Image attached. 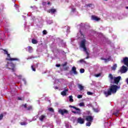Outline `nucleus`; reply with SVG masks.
<instances>
[{
	"instance_id": "obj_1",
	"label": "nucleus",
	"mask_w": 128,
	"mask_h": 128,
	"mask_svg": "<svg viewBox=\"0 0 128 128\" xmlns=\"http://www.w3.org/2000/svg\"><path fill=\"white\" fill-rule=\"evenodd\" d=\"M86 39H84L82 41H81L80 43V46L83 48L84 52H86V54L87 56H90V53H88V50L86 49Z\"/></svg>"
},
{
	"instance_id": "obj_2",
	"label": "nucleus",
	"mask_w": 128,
	"mask_h": 128,
	"mask_svg": "<svg viewBox=\"0 0 128 128\" xmlns=\"http://www.w3.org/2000/svg\"><path fill=\"white\" fill-rule=\"evenodd\" d=\"M6 68H8V70H11L12 72H15L16 70L14 69V68H16V64H14L12 62H7V64H6Z\"/></svg>"
},
{
	"instance_id": "obj_3",
	"label": "nucleus",
	"mask_w": 128,
	"mask_h": 128,
	"mask_svg": "<svg viewBox=\"0 0 128 128\" xmlns=\"http://www.w3.org/2000/svg\"><path fill=\"white\" fill-rule=\"evenodd\" d=\"M112 84H110V88L108 89V91L104 92V94L108 97V96H112Z\"/></svg>"
},
{
	"instance_id": "obj_4",
	"label": "nucleus",
	"mask_w": 128,
	"mask_h": 128,
	"mask_svg": "<svg viewBox=\"0 0 128 128\" xmlns=\"http://www.w3.org/2000/svg\"><path fill=\"white\" fill-rule=\"evenodd\" d=\"M112 80H113V84H114L118 85V82H120L122 80V76H118L117 77H113Z\"/></svg>"
},
{
	"instance_id": "obj_5",
	"label": "nucleus",
	"mask_w": 128,
	"mask_h": 128,
	"mask_svg": "<svg viewBox=\"0 0 128 128\" xmlns=\"http://www.w3.org/2000/svg\"><path fill=\"white\" fill-rule=\"evenodd\" d=\"M120 88V86L113 84L112 85V94H116V92Z\"/></svg>"
},
{
	"instance_id": "obj_6",
	"label": "nucleus",
	"mask_w": 128,
	"mask_h": 128,
	"mask_svg": "<svg viewBox=\"0 0 128 128\" xmlns=\"http://www.w3.org/2000/svg\"><path fill=\"white\" fill-rule=\"evenodd\" d=\"M7 57L8 58H6V60H8L9 62H12L14 60H16L17 62L20 61V59L18 58H10V54H6Z\"/></svg>"
},
{
	"instance_id": "obj_7",
	"label": "nucleus",
	"mask_w": 128,
	"mask_h": 128,
	"mask_svg": "<svg viewBox=\"0 0 128 128\" xmlns=\"http://www.w3.org/2000/svg\"><path fill=\"white\" fill-rule=\"evenodd\" d=\"M120 72L122 74H126L128 72V68L126 66H122L120 69Z\"/></svg>"
},
{
	"instance_id": "obj_8",
	"label": "nucleus",
	"mask_w": 128,
	"mask_h": 128,
	"mask_svg": "<svg viewBox=\"0 0 128 128\" xmlns=\"http://www.w3.org/2000/svg\"><path fill=\"white\" fill-rule=\"evenodd\" d=\"M59 114H62V116H64V114H68V111L66 109H60L58 110Z\"/></svg>"
},
{
	"instance_id": "obj_9",
	"label": "nucleus",
	"mask_w": 128,
	"mask_h": 128,
	"mask_svg": "<svg viewBox=\"0 0 128 128\" xmlns=\"http://www.w3.org/2000/svg\"><path fill=\"white\" fill-rule=\"evenodd\" d=\"M86 122H92V121L94 120V117L92 116H86Z\"/></svg>"
},
{
	"instance_id": "obj_10",
	"label": "nucleus",
	"mask_w": 128,
	"mask_h": 128,
	"mask_svg": "<svg viewBox=\"0 0 128 128\" xmlns=\"http://www.w3.org/2000/svg\"><path fill=\"white\" fill-rule=\"evenodd\" d=\"M78 122L80 124H84V120L80 117L78 118L77 120Z\"/></svg>"
},
{
	"instance_id": "obj_11",
	"label": "nucleus",
	"mask_w": 128,
	"mask_h": 128,
	"mask_svg": "<svg viewBox=\"0 0 128 128\" xmlns=\"http://www.w3.org/2000/svg\"><path fill=\"white\" fill-rule=\"evenodd\" d=\"M48 12H50V14H56V10L54 9V8L50 9L48 10Z\"/></svg>"
},
{
	"instance_id": "obj_12",
	"label": "nucleus",
	"mask_w": 128,
	"mask_h": 128,
	"mask_svg": "<svg viewBox=\"0 0 128 128\" xmlns=\"http://www.w3.org/2000/svg\"><path fill=\"white\" fill-rule=\"evenodd\" d=\"M92 20H96V22H98V20H100V18L94 15L92 16Z\"/></svg>"
},
{
	"instance_id": "obj_13",
	"label": "nucleus",
	"mask_w": 128,
	"mask_h": 128,
	"mask_svg": "<svg viewBox=\"0 0 128 128\" xmlns=\"http://www.w3.org/2000/svg\"><path fill=\"white\" fill-rule=\"evenodd\" d=\"M68 92V89H65L64 90L61 92L62 96H66V92Z\"/></svg>"
},
{
	"instance_id": "obj_14",
	"label": "nucleus",
	"mask_w": 128,
	"mask_h": 128,
	"mask_svg": "<svg viewBox=\"0 0 128 128\" xmlns=\"http://www.w3.org/2000/svg\"><path fill=\"white\" fill-rule=\"evenodd\" d=\"M101 60H104L105 62H110V60H112V57L109 56V58H102Z\"/></svg>"
},
{
	"instance_id": "obj_15",
	"label": "nucleus",
	"mask_w": 128,
	"mask_h": 128,
	"mask_svg": "<svg viewBox=\"0 0 128 128\" xmlns=\"http://www.w3.org/2000/svg\"><path fill=\"white\" fill-rule=\"evenodd\" d=\"M72 72L74 74H78V72H76V68L74 66H73L72 69Z\"/></svg>"
},
{
	"instance_id": "obj_16",
	"label": "nucleus",
	"mask_w": 128,
	"mask_h": 128,
	"mask_svg": "<svg viewBox=\"0 0 128 128\" xmlns=\"http://www.w3.org/2000/svg\"><path fill=\"white\" fill-rule=\"evenodd\" d=\"M46 118V116L44 115H42L40 118L39 120L40 122H44V120Z\"/></svg>"
},
{
	"instance_id": "obj_17",
	"label": "nucleus",
	"mask_w": 128,
	"mask_h": 128,
	"mask_svg": "<svg viewBox=\"0 0 128 128\" xmlns=\"http://www.w3.org/2000/svg\"><path fill=\"white\" fill-rule=\"evenodd\" d=\"M77 112L72 110V112L73 114H82V112L80 111V109L79 108V110H76Z\"/></svg>"
},
{
	"instance_id": "obj_18",
	"label": "nucleus",
	"mask_w": 128,
	"mask_h": 128,
	"mask_svg": "<svg viewBox=\"0 0 128 128\" xmlns=\"http://www.w3.org/2000/svg\"><path fill=\"white\" fill-rule=\"evenodd\" d=\"M28 52L32 53V52L33 48L32 47L29 46L28 47Z\"/></svg>"
},
{
	"instance_id": "obj_19",
	"label": "nucleus",
	"mask_w": 128,
	"mask_h": 128,
	"mask_svg": "<svg viewBox=\"0 0 128 128\" xmlns=\"http://www.w3.org/2000/svg\"><path fill=\"white\" fill-rule=\"evenodd\" d=\"M78 87L80 90H84V86L80 84H78Z\"/></svg>"
},
{
	"instance_id": "obj_20",
	"label": "nucleus",
	"mask_w": 128,
	"mask_h": 128,
	"mask_svg": "<svg viewBox=\"0 0 128 128\" xmlns=\"http://www.w3.org/2000/svg\"><path fill=\"white\" fill-rule=\"evenodd\" d=\"M69 108H74V110H80V108H78L74 106H72V105H70L69 106Z\"/></svg>"
},
{
	"instance_id": "obj_21",
	"label": "nucleus",
	"mask_w": 128,
	"mask_h": 128,
	"mask_svg": "<svg viewBox=\"0 0 128 128\" xmlns=\"http://www.w3.org/2000/svg\"><path fill=\"white\" fill-rule=\"evenodd\" d=\"M117 68H118V64H114L112 66V70H116Z\"/></svg>"
},
{
	"instance_id": "obj_22",
	"label": "nucleus",
	"mask_w": 128,
	"mask_h": 128,
	"mask_svg": "<svg viewBox=\"0 0 128 128\" xmlns=\"http://www.w3.org/2000/svg\"><path fill=\"white\" fill-rule=\"evenodd\" d=\"M38 42L36 40L33 38L32 39V43L34 44H38Z\"/></svg>"
},
{
	"instance_id": "obj_23",
	"label": "nucleus",
	"mask_w": 128,
	"mask_h": 128,
	"mask_svg": "<svg viewBox=\"0 0 128 128\" xmlns=\"http://www.w3.org/2000/svg\"><path fill=\"white\" fill-rule=\"evenodd\" d=\"M69 102H74V99L72 98V96H69Z\"/></svg>"
},
{
	"instance_id": "obj_24",
	"label": "nucleus",
	"mask_w": 128,
	"mask_h": 128,
	"mask_svg": "<svg viewBox=\"0 0 128 128\" xmlns=\"http://www.w3.org/2000/svg\"><path fill=\"white\" fill-rule=\"evenodd\" d=\"M78 62H80V64H86V61H84V59H81L78 61Z\"/></svg>"
},
{
	"instance_id": "obj_25",
	"label": "nucleus",
	"mask_w": 128,
	"mask_h": 128,
	"mask_svg": "<svg viewBox=\"0 0 128 128\" xmlns=\"http://www.w3.org/2000/svg\"><path fill=\"white\" fill-rule=\"evenodd\" d=\"M93 110L94 112H98L100 109H98V108H93Z\"/></svg>"
},
{
	"instance_id": "obj_26",
	"label": "nucleus",
	"mask_w": 128,
	"mask_h": 128,
	"mask_svg": "<svg viewBox=\"0 0 128 128\" xmlns=\"http://www.w3.org/2000/svg\"><path fill=\"white\" fill-rule=\"evenodd\" d=\"M92 122H88L86 123V126H92Z\"/></svg>"
},
{
	"instance_id": "obj_27",
	"label": "nucleus",
	"mask_w": 128,
	"mask_h": 128,
	"mask_svg": "<svg viewBox=\"0 0 128 128\" xmlns=\"http://www.w3.org/2000/svg\"><path fill=\"white\" fill-rule=\"evenodd\" d=\"M1 50H2L4 52V54H8V52L6 50L2 49V48H1Z\"/></svg>"
},
{
	"instance_id": "obj_28",
	"label": "nucleus",
	"mask_w": 128,
	"mask_h": 128,
	"mask_svg": "<svg viewBox=\"0 0 128 128\" xmlns=\"http://www.w3.org/2000/svg\"><path fill=\"white\" fill-rule=\"evenodd\" d=\"M21 106L22 108H28V104H22Z\"/></svg>"
},
{
	"instance_id": "obj_29",
	"label": "nucleus",
	"mask_w": 128,
	"mask_h": 128,
	"mask_svg": "<svg viewBox=\"0 0 128 128\" xmlns=\"http://www.w3.org/2000/svg\"><path fill=\"white\" fill-rule=\"evenodd\" d=\"M21 126H26L28 124V123L26 122H22L20 123Z\"/></svg>"
},
{
	"instance_id": "obj_30",
	"label": "nucleus",
	"mask_w": 128,
	"mask_h": 128,
	"mask_svg": "<svg viewBox=\"0 0 128 128\" xmlns=\"http://www.w3.org/2000/svg\"><path fill=\"white\" fill-rule=\"evenodd\" d=\"M118 112L119 111L118 110L116 112L113 113V114H114V116H118Z\"/></svg>"
},
{
	"instance_id": "obj_31",
	"label": "nucleus",
	"mask_w": 128,
	"mask_h": 128,
	"mask_svg": "<svg viewBox=\"0 0 128 128\" xmlns=\"http://www.w3.org/2000/svg\"><path fill=\"white\" fill-rule=\"evenodd\" d=\"M18 100H24V98H20V97H18Z\"/></svg>"
},
{
	"instance_id": "obj_32",
	"label": "nucleus",
	"mask_w": 128,
	"mask_h": 128,
	"mask_svg": "<svg viewBox=\"0 0 128 128\" xmlns=\"http://www.w3.org/2000/svg\"><path fill=\"white\" fill-rule=\"evenodd\" d=\"M48 110H50V112H54V108H48Z\"/></svg>"
},
{
	"instance_id": "obj_33",
	"label": "nucleus",
	"mask_w": 128,
	"mask_h": 128,
	"mask_svg": "<svg viewBox=\"0 0 128 128\" xmlns=\"http://www.w3.org/2000/svg\"><path fill=\"white\" fill-rule=\"evenodd\" d=\"M80 74H84V68L80 69Z\"/></svg>"
},
{
	"instance_id": "obj_34",
	"label": "nucleus",
	"mask_w": 128,
	"mask_h": 128,
	"mask_svg": "<svg viewBox=\"0 0 128 128\" xmlns=\"http://www.w3.org/2000/svg\"><path fill=\"white\" fill-rule=\"evenodd\" d=\"M79 106H84V102H80L79 104Z\"/></svg>"
},
{
	"instance_id": "obj_35",
	"label": "nucleus",
	"mask_w": 128,
	"mask_h": 128,
	"mask_svg": "<svg viewBox=\"0 0 128 128\" xmlns=\"http://www.w3.org/2000/svg\"><path fill=\"white\" fill-rule=\"evenodd\" d=\"M32 109V106H30L27 108V110H30Z\"/></svg>"
},
{
	"instance_id": "obj_36",
	"label": "nucleus",
	"mask_w": 128,
	"mask_h": 128,
	"mask_svg": "<svg viewBox=\"0 0 128 128\" xmlns=\"http://www.w3.org/2000/svg\"><path fill=\"white\" fill-rule=\"evenodd\" d=\"M4 118V114H0V120H2Z\"/></svg>"
},
{
	"instance_id": "obj_37",
	"label": "nucleus",
	"mask_w": 128,
	"mask_h": 128,
	"mask_svg": "<svg viewBox=\"0 0 128 128\" xmlns=\"http://www.w3.org/2000/svg\"><path fill=\"white\" fill-rule=\"evenodd\" d=\"M68 64V62H64V64H62V66H66Z\"/></svg>"
},
{
	"instance_id": "obj_38",
	"label": "nucleus",
	"mask_w": 128,
	"mask_h": 128,
	"mask_svg": "<svg viewBox=\"0 0 128 128\" xmlns=\"http://www.w3.org/2000/svg\"><path fill=\"white\" fill-rule=\"evenodd\" d=\"M32 70H33V72H36V68H34V66H31Z\"/></svg>"
},
{
	"instance_id": "obj_39",
	"label": "nucleus",
	"mask_w": 128,
	"mask_h": 128,
	"mask_svg": "<svg viewBox=\"0 0 128 128\" xmlns=\"http://www.w3.org/2000/svg\"><path fill=\"white\" fill-rule=\"evenodd\" d=\"M92 6V4H86V6H87V8L90 7Z\"/></svg>"
},
{
	"instance_id": "obj_40",
	"label": "nucleus",
	"mask_w": 128,
	"mask_h": 128,
	"mask_svg": "<svg viewBox=\"0 0 128 128\" xmlns=\"http://www.w3.org/2000/svg\"><path fill=\"white\" fill-rule=\"evenodd\" d=\"M87 94H88V96H92V92H88Z\"/></svg>"
},
{
	"instance_id": "obj_41",
	"label": "nucleus",
	"mask_w": 128,
	"mask_h": 128,
	"mask_svg": "<svg viewBox=\"0 0 128 128\" xmlns=\"http://www.w3.org/2000/svg\"><path fill=\"white\" fill-rule=\"evenodd\" d=\"M102 76V74L99 73V74H96V78H98V76Z\"/></svg>"
},
{
	"instance_id": "obj_42",
	"label": "nucleus",
	"mask_w": 128,
	"mask_h": 128,
	"mask_svg": "<svg viewBox=\"0 0 128 128\" xmlns=\"http://www.w3.org/2000/svg\"><path fill=\"white\" fill-rule=\"evenodd\" d=\"M78 98H82V95L78 94L77 96Z\"/></svg>"
},
{
	"instance_id": "obj_43",
	"label": "nucleus",
	"mask_w": 128,
	"mask_h": 128,
	"mask_svg": "<svg viewBox=\"0 0 128 128\" xmlns=\"http://www.w3.org/2000/svg\"><path fill=\"white\" fill-rule=\"evenodd\" d=\"M43 34H48V32H46V30H44L42 32Z\"/></svg>"
},
{
	"instance_id": "obj_44",
	"label": "nucleus",
	"mask_w": 128,
	"mask_h": 128,
	"mask_svg": "<svg viewBox=\"0 0 128 128\" xmlns=\"http://www.w3.org/2000/svg\"><path fill=\"white\" fill-rule=\"evenodd\" d=\"M109 78H110V80H112V74H109Z\"/></svg>"
},
{
	"instance_id": "obj_45",
	"label": "nucleus",
	"mask_w": 128,
	"mask_h": 128,
	"mask_svg": "<svg viewBox=\"0 0 128 128\" xmlns=\"http://www.w3.org/2000/svg\"><path fill=\"white\" fill-rule=\"evenodd\" d=\"M42 4L43 6H46V2H42Z\"/></svg>"
},
{
	"instance_id": "obj_46",
	"label": "nucleus",
	"mask_w": 128,
	"mask_h": 128,
	"mask_svg": "<svg viewBox=\"0 0 128 128\" xmlns=\"http://www.w3.org/2000/svg\"><path fill=\"white\" fill-rule=\"evenodd\" d=\"M56 68H60V64H57L56 65Z\"/></svg>"
},
{
	"instance_id": "obj_47",
	"label": "nucleus",
	"mask_w": 128,
	"mask_h": 128,
	"mask_svg": "<svg viewBox=\"0 0 128 128\" xmlns=\"http://www.w3.org/2000/svg\"><path fill=\"white\" fill-rule=\"evenodd\" d=\"M80 34H81V36H84V34H82V30H80Z\"/></svg>"
},
{
	"instance_id": "obj_48",
	"label": "nucleus",
	"mask_w": 128,
	"mask_h": 128,
	"mask_svg": "<svg viewBox=\"0 0 128 128\" xmlns=\"http://www.w3.org/2000/svg\"><path fill=\"white\" fill-rule=\"evenodd\" d=\"M64 70H68V67H66L65 68H64Z\"/></svg>"
},
{
	"instance_id": "obj_49",
	"label": "nucleus",
	"mask_w": 128,
	"mask_h": 128,
	"mask_svg": "<svg viewBox=\"0 0 128 128\" xmlns=\"http://www.w3.org/2000/svg\"><path fill=\"white\" fill-rule=\"evenodd\" d=\"M54 90H58V86L54 87Z\"/></svg>"
},
{
	"instance_id": "obj_50",
	"label": "nucleus",
	"mask_w": 128,
	"mask_h": 128,
	"mask_svg": "<svg viewBox=\"0 0 128 128\" xmlns=\"http://www.w3.org/2000/svg\"><path fill=\"white\" fill-rule=\"evenodd\" d=\"M14 6H15L16 8H18V4H14Z\"/></svg>"
},
{
	"instance_id": "obj_51",
	"label": "nucleus",
	"mask_w": 128,
	"mask_h": 128,
	"mask_svg": "<svg viewBox=\"0 0 128 128\" xmlns=\"http://www.w3.org/2000/svg\"><path fill=\"white\" fill-rule=\"evenodd\" d=\"M126 84H128V78H127L126 79Z\"/></svg>"
},
{
	"instance_id": "obj_52",
	"label": "nucleus",
	"mask_w": 128,
	"mask_h": 128,
	"mask_svg": "<svg viewBox=\"0 0 128 128\" xmlns=\"http://www.w3.org/2000/svg\"><path fill=\"white\" fill-rule=\"evenodd\" d=\"M90 56H87L86 58V59L89 58Z\"/></svg>"
},
{
	"instance_id": "obj_53",
	"label": "nucleus",
	"mask_w": 128,
	"mask_h": 128,
	"mask_svg": "<svg viewBox=\"0 0 128 128\" xmlns=\"http://www.w3.org/2000/svg\"><path fill=\"white\" fill-rule=\"evenodd\" d=\"M38 63H37L36 64V68H38Z\"/></svg>"
},
{
	"instance_id": "obj_54",
	"label": "nucleus",
	"mask_w": 128,
	"mask_h": 128,
	"mask_svg": "<svg viewBox=\"0 0 128 128\" xmlns=\"http://www.w3.org/2000/svg\"><path fill=\"white\" fill-rule=\"evenodd\" d=\"M48 4H50V2H48Z\"/></svg>"
},
{
	"instance_id": "obj_55",
	"label": "nucleus",
	"mask_w": 128,
	"mask_h": 128,
	"mask_svg": "<svg viewBox=\"0 0 128 128\" xmlns=\"http://www.w3.org/2000/svg\"><path fill=\"white\" fill-rule=\"evenodd\" d=\"M34 8V6H30V8Z\"/></svg>"
},
{
	"instance_id": "obj_56",
	"label": "nucleus",
	"mask_w": 128,
	"mask_h": 128,
	"mask_svg": "<svg viewBox=\"0 0 128 128\" xmlns=\"http://www.w3.org/2000/svg\"><path fill=\"white\" fill-rule=\"evenodd\" d=\"M126 8L128 10V6H126Z\"/></svg>"
},
{
	"instance_id": "obj_57",
	"label": "nucleus",
	"mask_w": 128,
	"mask_h": 128,
	"mask_svg": "<svg viewBox=\"0 0 128 128\" xmlns=\"http://www.w3.org/2000/svg\"><path fill=\"white\" fill-rule=\"evenodd\" d=\"M112 82V81L111 80V83Z\"/></svg>"
}]
</instances>
